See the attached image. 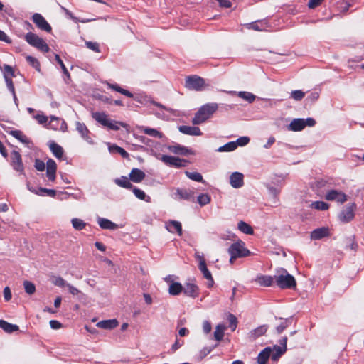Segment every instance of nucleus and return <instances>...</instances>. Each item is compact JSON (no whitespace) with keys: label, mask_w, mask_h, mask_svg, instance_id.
<instances>
[{"label":"nucleus","mask_w":364,"mask_h":364,"mask_svg":"<svg viewBox=\"0 0 364 364\" xmlns=\"http://www.w3.org/2000/svg\"><path fill=\"white\" fill-rule=\"evenodd\" d=\"M218 108V105L215 102H210L201 106L196 112L192 119L194 125H198L206 122Z\"/></svg>","instance_id":"nucleus-1"},{"label":"nucleus","mask_w":364,"mask_h":364,"mask_svg":"<svg viewBox=\"0 0 364 364\" xmlns=\"http://www.w3.org/2000/svg\"><path fill=\"white\" fill-rule=\"evenodd\" d=\"M274 280L276 284L280 289H294L296 286V282L294 277L290 274L287 269L279 268L276 270L274 274Z\"/></svg>","instance_id":"nucleus-2"},{"label":"nucleus","mask_w":364,"mask_h":364,"mask_svg":"<svg viewBox=\"0 0 364 364\" xmlns=\"http://www.w3.org/2000/svg\"><path fill=\"white\" fill-rule=\"evenodd\" d=\"M92 118L103 127H106L111 130H119L120 127H124L126 124L121 122L110 119L104 112H95L92 113Z\"/></svg>","instance_id":"nucleus-3"},{"label":"nucleus","mask_w":364,"mask_h":364,"mask_svg":"<svg viewBox=\"0 0 364 364\" xmlns=\"http://www.w3.org/2000/svg\"><path fill=\"white\" fill-rule=\"evenodd\" d=\"M25 40L29 45L43 53H48L50 50V48L46 42L32 32H28L26 34Z\"/></svg>","instance_id":"nucleus-4"},{"label":"nucleus","mask_w":364,"mask_h":364,"mask_svg":"<svg viewBox=\"0 0 364 364\" xmlns=\"http://www.w3.org/2000/svg\"><path fill=\"white\" fill-rule=\"evenodd\" d=\"M228 253L232 258L245 257L252 254V252L245 247V244L241 240L232 243L228 248Z\"/></svg>","instance_id":"nucleus-5"},{"label":"nucleus","mask_w":364,"mask_h":364,"mask_svg":"<svg viewBox=\"0 0 364 364\" xmlns=\"http://www.w3.org/2000/svg\"><path fill=\"white\" fill-rule=\"evenodd\" d=\"M205 85V80L198 75H191L186 78L185 86L188 90L201 91Z\"/></svg>","instance_id":"nucleus-6"},{"label":"nucleus","mask_w":364,"mask_h":364,"mask_svg":"<svg viewBox=\"0 0 364 364\" xmlns=\"http://www.w3.org/2000/svg\"><path fill=\"white\" fill-rule=\"evenodd\" d=\"M157 158L166 165L175 168L185 167L188 164L187 160L173 156L161 155L159 157L157 156Z\"/></svg>","instance_id":"nucleus-7"},{"label":"nucleus","mask_w":364,"mask_h":364,"mask_svg":"<svg viewBox=\"0 0 364 364\" xmlns=\"http://www.w3.org/2000/svg\"><path fill=\"white\" fill-rule=\"evenodd\" d=\"M10 164L15 171L19 172L21 174L25 175L24 166L19 151L13 150L11 152Z\"/></svg>","instance_id":"nucleus-8"},{"label":"nucleus","mask_w":364,"mask_h":364,"mask_svg":"<svg viewBox=\"0 0 364 364\" xmlns=\"http://www.w3.org/2000/svg\"><path fill=\"white\" fill-rule=\"evenodd\" d=\"M347 195L341 191L331 189L326 191L325 198L329 201H336L343 204L347 200Z\"/></svg>","instance_id":"nucleus-9"},{"label":"nucleus","mask_w":364,"mask_h":364,"mask_svg":"<svg viewBox=\"0 0 364 364\" xmlns=\"http://www.w3.org/2000/svg\"><path fill=\"white\" fill-rule=\"evenodd\" d=\"M356 205L355 203H350L346 205L338 215L339 220L343 223H348L354 218V211Z\"/></svg>","instance_id":"nucleus-10"},{"label":"nucleus","mask_w":364,"mask_h":364,"mask_svg":"<svg viewBox=\"0 0 364 364\" xmlns=\"http://www.w3.org/2000/svg\"><path fill=\"white\" fill-rule=\"evenodd\" d=\"M32 20L36 26L41 30L45 31L46 32L51 31V26L41 14H34L32 16Z\"/></svg>","instance_id":"nucleus-11"},{"label":"nucleus","mask_w":364,"mask_h":364,"mask_svg":"<svg viewBox=\"0 0 364 364\" xmlns=\"http://www.w3.org/2000/svg\"><path fill=\"white\" fill-rule=\"evenodd\" d=\"M194 192L191 189L177 188L173 198L176 200H191L193 198Z\"/></svg>","instance_id":"nucleus-12"},{"label":"nucleus","mask_w":364,"mask_h":364,"mask_svg":"<svg viewBox=\"0 0 364 364\" xmlns=\"http://www.w3.org/2000/svg\"><path fill=\"white\" fill-rule=\"evenodd\" d=\"M75 127L76 130L78 132L83 139H85L89 144H93L92 138L89 136L90 131L84 123L76 122Z\"/></svg>","instance_id":"nucleus-13"},{"label":"nucleus","mask_w":364,"mask_h":364,"mask_svg":"<svg viewBox=\"0 0 364 364\" xmlns=\"http://www.w3.org/2000/svg\"><path fill=\"white\" fill-rule=\"evenodd\" d=\"M9 134L11 136H13L14 138L24 144L28 148L32 149L33 148V143L32 141L26 136L23 134V133L21 130L14 129L11 130L9 132Z\"/></svg>","instance_id":"nucleus-14"},{"label":"nucleus","mask_w":364,"mask_h":364,"mask_svg":"<svg viewBox=\"0 0 364 364\" xmlns=\"http://www.w3.org/2000/svg\"><path fill=\"white\" fill-rule=\"evenodd\" d=\"M230 184L235 188H240L244 185V175L240 172H233L230 176Z\"/></svg>","instance_id":"nucleus-15"},{"label":"nucleus","mask_w":364,"mask_h":364,"mask_svg":"<svg viewBox=\"0 0 364 364\" xmlns=\"http://www.w3.org/2000/svg\"><path fill=\"white\" fill-rule=\"evenodd\" d=\"M97 221L100 228L103 230H114L120 228L118 224H116L110 220L105 218L98 217Z\"/></svg>","instance_id":"nucleus-16"},{"label":"nucleus","mask_w":364,"mask_h":364,"mask_svg":"<svg viewBox=\"0 0 364 364\" xmlns=\"http://www.w3.org/2000/svg\"><path fill=\"white\" fill-rule=\"evenodd\" d=\"M330 235L329 229L326 227L316 228L311 232V239L313 240H321Z\"/></svg>","instance_id":"nucleus-17"},{"label":"nucleus","mask_w":364,"mask_h":364,"mask_svg":"<svg viewBox=\"0 0 364 364\" xmlns=\"http://www.w3.org/2000/svg\"><path fill=\"white\" fill-rule=\"evenodd\" d=\"M28 188L32 193H34L36 195L44 196H48L52 198H54L56 195V191L54 189H48L46 188L39 187L38 188H34L33 187H31L29 184L27 185Z\"/></svg>","instance_id":"nucleus-18"},{"label":"nucleus","mask_w":364,"mask_h":364,"mask_svg":"<svg viewBox=\"0 0 364 364\" xmlns=\"http://www.w3.org/2000/svg\"><path fill=\"white\" fill-rule=\"evenodd\" d=\"M166 228L171 233L176 232L179 236L182 235V225L179 221L169 220L166 222Z\"/></svg>","instance_id":"nucleus-19"},{"label":"nucleus","mask_w":364,"mask_h":364,"mask_svg":"<svg viewBox=\"0 0 364 364\" xmlns=\"http://www.w3.org/2000/svg\"><path fill=\"white\" fill-rule=\"evenodd\" d=\"M178 130L182 134L190 136H201L203 134L198 127L181 125L178 127Z\"/></svg>","instance_id":"nucleus-20"},{"label":"nucleus","mask_w":364,"mask_h":364,"mask_svg":"<svg viewBox=\"0 0 364 364\" xmlns=\"http://www.w3.org/2000/svg\"><path fill=\"white\" fill-rule=\"evenodd\" d=\"M57 165L55 161L49 159L46 162V175L50 181H53L55 179Z\"/></svg>","instance_id":"nucleus-21"},{"label":"nucleus","mask_w":364,"mask_h":364,"mask_svg":"<svg viewBox=\"0 0 364 364\" xmlns=\"http://www.w3.org/2000/svg\"><path fill=\"white\" fill-rule=\"evenodd\" d=\"M183 292L190 297L196 298L199 294V288L195 284L186 283L183 287Z\"/></svg>","instance_id":"nucleus-22"},{"label":"nucleus","mask_w":364,"mask_h":364,"mask_svg":"<svg viewBox=\"0 0 364 364\" xmlns=\"http://www.w3.org/2000/svg\"><path fill=\"white\" fill-rule=\"evenodd\" d=\"M255 281L262 287H271L275 280L274 276L260 274L256 277Z\"/></svg>","instance_id":"nucleus-23"},{"label":"nucleus","mask_w":364,"mask_h":364,"mask_svg":"<svg viewBox=\"0 0 364 364\" xmlns=\"http://www.w3.org/2000/svg\"><path fill=\"white\" fill-rule=\"evenodd\" d=\"M267 329H268L267 325H262V326L252 330L251 331H250L248 333V337L251 341H255L257 338H258L259 337L264 335L267 332Z\"/></svg>","instance_id":"nucleus-24"},{"label":"nucleus","mask_w":364,"mask_h":364,"mask_svg":"<svg viewBox=\"0 0 364 364\" xmlns=\"http://www.w3.org/2000/svg\"><path fill=\"white\" fill-rule=\"evenodd\" d=\"M305 128V124L303 118L294 119L291 123L287 126V129L292 132H300Z\"/></svg>","instance_id":"nucleus-25"},{"label":"nucleus","mask_w":364,"mask_h":364,"mask_svg":"<svg viewBox=\"0 0 364 364\" xmlns=\"http://www.w3.org/2000/svg\"><path fill=\"white\" fill-rule=\"evenodd\" d=\"M198 269L202 272L203 277L208 280V287H212L214 283L213 278L211 272L207 268L205 262L201 261L200 264H198Z\"/></svg>","instance_id":"nucleus-26"},{"label":"nucleus","mask_w":364,"mask_h":364,"mask_svg":"<svg viewBox=\"0 0 364 364\" xmlns=\"http://www.w3.org/2000/svg\"><path fill=\"white\" fill-rule=\"evenodd\" d=\"M119 323L117 319H108V320H103L101 321H99L96 326L98 328L106 329V330H112L116 328L118 326Z\"/></svg>","instance_id":"nucleus-27"},{"label":"nucleus","mask_w":364,"mask_h":364,"mask_svg":"<svg viewBox=\"0 0 364 364\" xmlns=\"http://www.w3.org/2000/svg\"><path fill=\"white\" fill-rule=\"evenodd\" d=\"M145 176V173L143 171L134 168L129 173V180L134 183H140L144 179Z\"/></svg>","instance_id":"nucleus-28"},{"label":"nucleus","mask_w":364,"mask_h":364,"mask_svg":"<svg viewBox=\"0 0 364 364\" xmlns=\"http://www.w3.org/2000/svg\"><path fill=\"white\" fill-rule=\"evenodd\" d=\"M287 348H281L279 346L274 345L271 348L270 357L273 361H277L279 358L285 353Z\"/></svg>","instance_id":"nucleus-29"},{"label":"nucleus","mask_w":364,"mask_h":364,"mask_svg":"<svg viewBox=\"0 0 364 364\" xmlns=\"http://www.w3.org/2000/svg\"><path fill=\"white\" fill-rule=\"evenodd\" d=\"M48 146L55 157L57 159H61L63 157L64 151L63 148L59 144L53 141H50L48 142Z\"/></svg>","instance_id":"nucleus-30"},{"label":"nucleus","mask_w":364,"mask_h":364,"mask_svg":"<svg viewBox=\"0 0 364 364\" xmlns=\"http://www.w3.org/2000/svg\"><path fill=\"white\" fill-rule=\"evenodd\" d=\"M271 348L267 347L263 349L257 356L258 364H266L270 357Z\"/></svg>","instance_id":"nucleus-31"},{"label":"nucleus","mask_w":364,"mask_h":364,"mask_svg":"<svg viewBox=\"0 0 364 364\" xmlns=\"http://www.w3.org/2000/svg\"><path fill=\"white\" fill-rule=\"evenodd\" d=\"M108 149L109 151L111 154H120L124 159H128L129 158V154L122 147L116 145V144H108Z\"/></svg>","instance_id":"nucleus-32"},{"label":"nucleus","mask_w":364,"mask_h":364,"mask_svg":"<svg viewBox=\"0 0 364 364\" xmlns=\"http://www.w3.org/2000/svg\"><path fill=\"white\" fill-rule=\"evenodd\" d=\"M106 85L107 86L108 88L111 89V90H113L116 92H118L128 97H133V94L132 92H130L129 90H125L122 87H121L119 85L117 84H112V83H110V82H106Z\"/></svg>","instance_id":"nucleus-33"},{"label":"nucleus","mask_w":364,"mask_h":364,"mask_svg":"<svg viewBox=\"0 0 364 364\" xmlns=\"http://www.w3.org/2000/svg\"><path fill=\"white\" fill-rule=\"evenodd\" d=\"M183 289V287L181 283L173 282L169 285L168 293L172 296H176L181 293Z\"/></svg>","instance_id":"nucleus-34"},{"label":"nucleus","mask_w":364,"mask_h":364,"mask_svg":"<svg viewBox=\"0 0 364 364\" xmlns=\"http://www.w3.org/2000/svg\"><path fill=\"white\" fill-rule=\"evenodd\" d=\"M140 129L144 134L152 137L161 139L164 136L163 134L156 129L148 127H141Z\"/></svg>","instance_id":"nucleus-35"},{"label":"nucleus","mask_w":364,"mask_h":364,"mask_svg":"<svg viewBox=\"0 0 364 364\" xmlns=\"http://www.w3.org/2000/svg\"><path fill=\"white\" fill-rule=\"evenodd\" d=\"M0 328L6 333H13L18 330V326L15 324H11L4 320H0Z\"/></svg>","instance_id":"nucleus-36"},{"label":"nucleus","mask_w":364,"mask_h":364,"mask_svg":"<svg viewBox=\"0 0 364 364\" xmlns=\"http://www.w3.org/2000/svg\"><path fill=\"white\" fill-rule=\"evenodd\" d=\"M168 149L171 152L176 154L186 155L188 153V149L183 146L180 145V144L168 146Z\"/></svg>","instance_id":"nucleus-37"},{"label":"nucleus","mask_w":364,"mask_h":364,"mask_svg":"<svg viewBox=\"0 0 364 364\" xmlns=\"http://www.w3.org/2000/svg\"><path fill=\"white\" fill-rule=\"evenodd\" d=\"M247 28L258 31H264L266 28V23L262 21H256L247 24Z\"/></svg>","instance_id":"nucleus-38"},{"label":"nucleus","mask_w":364,"mask_h":364,"mask_svg":"<svg viewBox=\"0 0 364 364\" xmlns=\"http://www.w3.org/2000/svg\"><path fill=\"white\" fill-rule=\"evenodd\" d=\"M237 228L240 231L247 235H253V228L247 223L241 220L237 224Z\"/></svg>","instance_id":"nucleus-39"},{"label":"nucleus","mask_w":364,"mask_h":364,"mask_svg":"<svg viewBox=\"0 0 364 364\" xmlns=\"http://www.w3.org/2000/svg\"><path fill=\"white\" fill-rule=\"evenodd\" d=\"M114 183L117 186L124 188H131L132 187V184L131 183L129 178L126 176H121L120 178H115Z\"/></svg>","instance_id":"nucleus-40"},{"label":"nucleus","mask_w":364,"mask_h":364,"mask_svg":"<svg viewBox=\"0 0 364 364\" xmlns=\"http://www.w3.org/2000/svg\"><path fill=\"white\" fill-rule=\"evenodd\" d=\"M132 192L134 194V196L139 198V200H145L146 202H150L151 198L150 196H147L145 192L140 188H138L136 187H134L132 189Z\"/></svg>","instance_id":"nucleus-41"},{"label":"nucleus","mask_w":364,"mask_h":364,"mask_svg":"<svg viewBox=\"0 0 364 364\" xmlns=\"http://www.w3.org/2000/svg\"><path fill=\"white\" fill-rule=\"evenodd\" d=\"M224 324H218L214 331V338L217 341H220L224 336V331L225 330Z\"/></svg>","instance_id":"nucleus-42"},{"label":"nucleus","mask_w":364,"mask_h":364,"mask_svg":"<svg viewBox=\"0 0 364 364\" xmlns=\"http://www.w3.org/2000/svg\"><path fill=\"white\" fill-rule=\"evenodd\" d=\"M238 97L248 102L249 103H252L255 101L256 96L250 92L246 91H240L237 93Z\"/></svg>","instance_id":"nucleus-43"},{"label":"nucleus","mask_w":364,"mask_h":364,"mask_svg":"<svg viewBox=\"0 0 364 364\" xmlns=\"http://www.w3.org/2000/svg\"><path fill=\"white\" fill-rule=\"evenodd\" d=\"M309 207L319 210H326L329 208V205L324 201H314L310 204Z\"/></svg>","instance_id":"nucleus-44"},{"label":"nucleus","mask_w":364,"mask_h":364,"mask_svg":"<svg viewBox=\"0 0 364 364\" xmlns=\"http://www.w3.org/2000/svg\"><path fill=\"white\" fill-rule=\"evenodd\" d=\"M60 121L61 119L54 116H51L50 122L48 124H46V127L48 129L57 130L59 129V124Z\"/></svg>","instance_id":"nucleus-45"},{"label":"nucleus","mask_w":364,"mask_h":364,"mask_svg":"<svg viewBox=\"0 0 364 364\" xmlns=\"http://www.w3.org/2000/svg\"><path fill=\"white\" fill-rule=\"evenodd\" d=\"M186 176L191 180L197 181V182H201L204 183L202 175L198 172H190V171H185Z\"/></svg>","instance_id":"nucleus-46"},{"label":"nucleus","mask_w":364,"mask_h":364,"mask_svg":"<svg viewBox=\"0 0 364 364\" xmlns=\"http://www.w3.org/2000/svg\"><path fill=\"white\" fill-rule=\"evenodd\" d=\"M218 346V343L212 346H205L202 348L198 354L199 360H203L205 356H207L209 353H210L214 348H215Z\"/></svg>","instance_id":"nucleus-47"},{"label":"nucleus","mask_w":364,"mask_h":364,"mask_svg":"<svg viewBox=\"0 0 364 364\" xmlns=\"http://www.w3.org/2000/svg\"><path fill=\"white\" fill-rule=\"evenodd\" d=\"M292 317L285 318L277 328L276 331L278 334L282 333L291 324Z\"/></svg>","instance_id":"nucleus-48"},{"label":"nucleus","mask_w":364,"mask_h":364,"mask_svg":"<svg viewBox=\"0 0 364 364\" xmlns=\"http://www.w3.org/2000/svg\"><path fill=\"white\" fill-rule=\"evenodd\" d=\"M71 223L74 229L77 230H82L86 226V223H85L82 219L80 218H73L71 220Z\"/></svg>","instance_id":"nucleus-49"},{"label":"nucleus","mask_w":364,"mask_h":364,"mask_svg":"<svg viewBox=\"0 0 364 364\" xmlns=\"http://www.w3.org/2000/svg\"><path fill=\"white\" fill-rule=\"evenodd\" d=\"M236 149L235 141H230L223 146H220L217 151L219 152H229Z\"/></svg>","instance_id":"nucleus-50"},{"label":"nucleus","mask_w":364,"mask_h":364,"mask_svg":"<svg viewBox=\"0 0 364 364\" xmlns=\"http://www.w3.org/2000/svg\"><path fill=\"white\" fill-rule=\"evenodd\" d=\"M26 61L38 72H41V65L39 61L33 56L27 55Z\"/></svg>","instance_id":"nucleus-51"},{"label":"nucleus","mask_w":364,"mask_h":364,"mask_svg":"<svg viewBox=\"0 0 364 364\" xmlns=\"http://www.w3.org/2000/svg\"><path fill=\"white\" fill-rule=\"evenodd\" d=\"M23 287L25 291L29 295L33 294L36 291L35 284L33 282H29L28 280L23 282Z\"/></svg>","instance_id":"nucleus-52"},{"label":"nucleus","mask_w":364,"mask_h":364,"mask_svg":"<svg viewBox=\"0 0 364 364\" xmlns=\"http://www.w3.org/2000/svg\"><path fill=\"white\" fill-rule=\"evenodd\" d=\"M210 196L208 193H202L198 196V203L201 205L204 206L210 202Z\"/></svg>","instance_id":"nucleus-53"},{"label":"nucleus","mask_w":364,"mask_h":364,"mask_svg":"<svg viewBox=\"0 0 364 364\" xmlns=\"http://www.w3.org/2000/svg\"><path fill=\"white\" fill-rule=\"evenodd\" d=\"M3 73H4V77L5 80H6V77L11 78L15 76L14 70L13 68L9 65H4Z\"/></svg>","instance_id":"nucleus-54"},{"label":"nucleus","mask_w":364,"mask_h":364,"mask_svg":"<svg viewBox=\"0 0 364 364\" xmlns=\"http://www.w3.org/2000/svg\"><path fill=\"white\" fill-rule=\"evenodd\" d=\"M52 282L54 285L59 287H68V284H69L61 277H55L53 279Z\"/></svg>","instance_id":"nucleus-55"},{"label":"nucleus","mask_w":364,"mask_h":364,"mask_svg":"<svg viewBox=\"0 0 364 364\" xmlns=\"http://www.w3.org/2000/svg\"><path fill=\"white\" fill-rule=\"evenodd\" d=\"M305 96V92L301 90H293L291 92V97L296 101L301 100Z\"/></svg>","instance_id":"nucleus-56"},{"label":"nucleus","mask_w":364,"mask_h":364,"mask_svg":"<svg viewBox=\"0 0 364 364\" xmlns=\"http://www.w3.org/2000/svg\"><path fill=\"white\" fill-rule=\"evenodd\" d=\"M228 319L230 323V328L232 331H234L236 329L237 325V319L236 316L232 314H230L228 316Z\"/></svg>","instance_id":"nucleus-57"},{"label":"nucleus","mask_w":364,"mask_h":364,"mask_svg":"<svg viewBox=\"0 0 364 364\" xmlns=\"http://www.w3.org/2000/svg\"><path fill=\"white\" fill-rule=\"evenodd\" d=\"M85 46L87 48H89L96 53L100 52L99 43L97 42L86 41Z\"/></svg>","instance_id":"nucleus-58"},{"label":"nucleus","mask_w":364,"mask_h":364,"mask_svg":"<svg viewBox=\"0 0 364 364\" xmlns=\"http://www.w3.org/2000/svg\"><path fill=\"white\" fill-rule=\"evenodd\" d=\"M250 141V138L248 136H240L235 141L236 149L238 146H243L247 145Z\"/></svg>","instance_id":"nucleus-59"},{"label":"nucleus","mask_w":364,"mask_h":364,"mask_svg":"<svg viewBox=\"0 0 364 364\" xmlns=\"http://www.w3.org/2000/svg\"><path fill=\"white\" fill-rule=\"evenodd\" d=\"M34 118L38 121V122L41 124H47L48 117L44 115L42 112H38L37 114L34 116Z\"/></svg>","instance_id":"nucleus-60"},{"label":"nucleus","mask_w":364,"mask_h":364,"mask_svg":"<svg viewBox=\"0 0 364 364\" xmlns=\"http://www.w3.org/2000/svg\"><path fill=\"white\" fill-rule=\"evenodd\" d=\"M55 58L56 61L58 62V63L60 65V66L63 70V73L69 77L70 73L68 71L65 64L63 63V62L61 60V58H60V56L58 55H55Z\"/></svg>","instance_id":"nucleus-61"},{"label":"nucleus","mask_w":364,"mask_h":364,"mask_svg":"<svg viewBox=\"0 0 364 364\" xmlns=\"http://www.w3.org/2000/svg\"><path fill=\"white\" fill-rule=\"evenodd\" d=\"M34 167L38 171H43L46 168V164L42 160L36 159Z\"/></svg>","instance_id":"nucleus-62"},{"label":"nucleus","mask_w":364,"mask_h":364,"mask_svg":"<svg viewBox=\"0 0 364 364\" xmlns=\"http://www.w3.org/2000/svg\"><path fill=\"white\" fill-rule=\"evenodd\" d=\"M220 238L224 240L235 241V238H236V235L233 232H228L226 233L221 234Z\"/></svg>","instance_id":"nucleus-63"},{"label":"nucleus","mask_w":364,"mask_h":364,"mask_svg":"<svg viewBox=\"0 0 364 364\" xmlns=\"http://www.w3.org/2000/svg\"><path fill=\"white\" fill-rule=\"evenodd\" d=\"M319 97V93L317 92H311L306 99L307 102L311 103L316 102Z\"/></svg>","instance_id":"nucleus-64"}]
</instances>
